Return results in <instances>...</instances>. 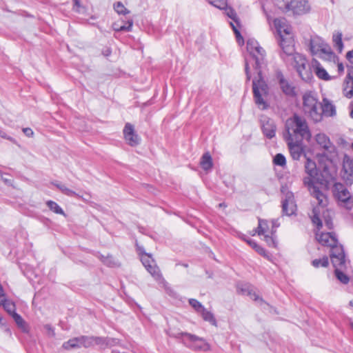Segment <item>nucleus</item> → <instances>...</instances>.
<instances>
[{
    "mask_svg": "<svg viewBox=\"0 0 353 353\" xmlns=\"http://www.w3.org/2000/svg\"><path fill=\"white\" fill-rule=\"evenodd\" d=\"M247 50L250 53L251 59H245V72L246 81H249L251 79L249 66L250 63H251L256 73V76L252 80L254 100L259 109L266 110L269 108V104L265 98L268 95L269 87L262 76V68L265 65V51L259 46L256 41L253 39H249L247 41Z\"/></svg>",
    "mask_w": 353,
    "mask_h": 353,
    "instance_id": "f257e3e1",
    "label": "nucleus"
},
{
    "mask_svg": "<svg viewBox=\"0 0 353 353\" xmlns=\"http://www.w3.org/2000/svg\"><path fill=\"white\" fill-rule=\"evenodd\" d=\"M303 112L304 114L314 123L322 120L321 103L312 92H306L303 97Z\"/></svg>",
    "mask_w": 353,
    "mask_h": 353,
    "instance_id": "f03ea898",
    "label": "nucleus"
},
{
    "mask_svg": "<svg viewBox=\"0 0 353 353\" xmlns=\"http://www.w3.org/2000/svg\"><path fill=\"white\" fill-rule=\"evenodd\" d=\"M278 7L283 11H291L294 14L301 15L310 10L308 2L305 0H279Z\"/></svg>",
    "mask_w": 353,
    "mask_h": 353,
    "instance_id": "7ed1b4c3",
    "label": "nucleus"
},
{
    "mask_svg": "<svg viewBox=\"0 0 353 353\" xmlns=\"http://www.w3.org/2000/svg\"><path fill=\"white\" fill-rule=\"evenodd\" d=\"M292 130V132L291 133L294 139H301V141L305 139L310 141L311 139L312 134L305 119L298 115L295 114L293 117Z\"/></svg>",
    "mask_w": 353,
    "mask_h": 353,
    "instance_id": "20e7f679",
    "label": "nucleus"
},
{
    "mask_svg": "<svg viewBox=\"0 0 353 353\" xmlns=\"http://www.w3.org/2000/svg\"><path fill=\"white\" fill-rule=\"evenodd\" d=\"M285 128L286 132L285 133L284 137L287 141L291 157L294 160H299L301 155L304 153L303 141L301 139H294L288 123L286 124Z\"/></svg>",
    "mask_w": 353,
    "mask_h": 353,
    "instance_id": "39448f33",
    "label": "nucleus"
},
{
    "mask_svg": "<svg viewBox=\"0 0 353 353\" xmlns=\"http://www.w3.org/2000/svg\"><path fill=\"white\" fill-rule=\"evenodd\" d=\"M316 141L324 150L321 156L332 161V157L336 155V148L330 141V138L325 134L319 133L316 135Z\"/></svg>",
    "mask_w": 353,
    "mask_h": 353,
    "instance_id": "423d86ee",
    "label": "nucleus"
},
{
    "mask_svg": "<svg viewBox=\"0 0 353 353\" xmlns=\"http://www.w3.org/2000/svg\"><path fill=\"white\" fill-rule=\"evenodd\" d=\"M141 261L147 271L156 281H160L163 279L160 270L150 254L143 252V256H141Z\"/></svg>",
    "mask_w": 353,
    "mask_h": 353,
    "instance_id": "0eeeda50",
    "label": "nucleus"
},
{
    "mask_svg": "<svg viewBox=\"0 0 353 353\" xmlns=\"http://www.w3.org/2000/svg\"><path fill=\"white\" fill-rule=\"evenodd\" d=\"M276 78L282 92L288 96L294 97L296 95V88L293 84L287 80L281 70L276 72Z\"/></svg>",
    "mask_w": 353,
    "mask_h": 353,
    "instance_id": "6e6552de",
    "label": "nucleus"
},
{
    "mask_svg": "<svg viewBox=\"0 0 353 353\" xmlns=\"http://www.w3.org/2000/svg\"><path fill=\"white\" fill-rule=\"evenodd\" d=\"M278 34L280 37L279 45L283 51V54H281V58L284 59L283 54L293 56L295 54L293 38L284 37V35L282 34L281 27L278 28Z\"/></svg>",
    "mask_w": 353,
    "mask_h": 353,
    "instance_id": "1a4fd4ad",
    "label": "nucleus"
},
{
    "mask_svg": "<svg viewBox=\"0 0 353 353\" xmlns=\"http://www.w3.org/2000/svg\"><path fill=\"white\" fill-rule=\"evenodd\" d=\"M282 214L291 216L294 214L296 211V205L294 201V196L292 192H288L284 199L282 201Z\"/></svg>",
    "mask_w": 353,
    "mask_h": 353,
    "instance_id": "9d476101",
    "label": "nucleus"
},
{
    "mask_svg": "<svg viewBox=\"0 0 353 353\" xmlns=\"http://www.w3.org/2000/svg\"><path fill=\"white\" fill-rule=\"evenodd\" d=\"M123 132L124 139L129 145L135 147L140 143L141 139L135 132L134 128L132 124L130 123H125Z\"/></svg>",
    "mask_w": 353,
    "mask_h": 353,
    "instance_id": "9b49d317",
    "label": "nucleus"
},
{
    "mask_svg": "<svg viewBox=\"0 0 353 353\" xmlns=\"http://www.w3.org/2000/svg\"><path fill=\"white\" fill-rule=\"evenodd\" d=\"M345 97L350 99L353 97V65H347V75L343 84Z\"/></svg>",
    "mask_w": 353,
    "mask_h": 353,
    "instance_id": "f8f14e48",
    "label": "nucleus"
},
{
    "mask_svg": "<svg viewBox=\"0 0 353 353\" xmlns=\"http://www.w3.org/2000/svg\"><path fill=\"white\" fill-rule=\"evenodd\" d=\"M261 128L264 136L268 139H270L275 137L276 127L272 119L268 117L263 118Z\"/></svg>",
    "mask_w": 353,
    "mask_h": 353,
    "instance_id": "ddd939ff",
    "label": "nucleus"
},
{
    "mask_svg": "<svg viewBox=\"0 0 353 353\" xmlns=\"http://www.w3.org/2000/svg\"><path fill=\"white\" fill-rule=\"evenodd\" d=\"M118 343L117 339L109 337L94 336V345L98 346L101 350H105L115 345Z\"/></svg>",
    "mask_w": 353,
    "mask_h": 353,
    "instance_id": "4468645a",
    "label": "nucleus"
},
{
    "mask_svg": "<svg viewBox=\"0 0 353 353\" xmlns=\"http://www.w3.org/2000/svg\"><path fill=\"white\" fill-rule=\"evenodd\" d=\"M318 241L323 246H330L338 243V239L334 232H322L318 235Z\"/></svg>",
    "mask_w": 353,
    "mask_h": 353,
    "instance_id": "2eb2a0df",
    "label": "nucleus"
},
{
    "mask_svg": "<svg viewBox=\"0 0 353 353\" xmlns=\"http://www.w3.org/2000/svg\"><path fill=\"white\" fill-rule=\"evenodd\" d=\"M182 343L188 347L193 350H204L206 351L209 349V345L202 338L196 342H190L187 340H182Z\"/></svg>",
    "mask_w": 353,
    "mask_h": 353,
    "instance_id": "dca6fc26",
    "label": "nucleus"
},
{
    "mask_svg": "<svg viewBox=\"0 0 353 353\" xmlns=\"http://www.w3.org/2000/svg\"><path fill=\"white\" fill-rule=\"evenodd\" d=\"M301 79L305 82L310 81L313 78L312 71L310 63H306L296 70Z\"/></svg>",
    "mask_w": 353,
    "mask_h": 353,
    "instance_id": "f3484780",
    "label": "nucleus"
},
{
    "mask_svg": "<svg viewBox=\"0 0 353 353\" xmlns=\"http://www.w3.org/2000/svg\"><path fill=\"white\" fill-rule=\"evenodd\" d=\"M321 114L326 117H332L336 114L335 106L332 104L327 99H323V104L321 103Z\"/></svg>",
    "mask_w": 353,
    "mask_h": 353,
    "instance_id": "a211bd4d",
    "label": "nucleus"
},
{
    "mask_svg": "<svg viewBox=\"0 0 353 353\" xmlns=\"http://www.w3.org/2000/svg\"><path fill=\"white\" fill-rule=\"evenodd\" d=\"M200 165L205 172H208L212 169L213 166V162L212 157L208 152L204 153L202 155L200 160Z\"/></svg>",
    "mask_w": 353,
    "mask_h": 353,
    "instance_id": "6ab92c4d",
    "label": "nucleus"
},
{
    "mask_svg": "<svg viewBox=\"0 0 353 353\" xmlns=\"http://www.w3.org/2000/svg\"><path fill=\"white\" fill-rule=\"evenodd\" d=\"M96 256L100 259V261L105 265L108 267H115L117 265V262L114 259L112 255L107 254L106 256L98 252L96 254Z\"/></svg>",
    "mask_w": 353,
    "mask_h": 353,
    "instance_id": "aec40b11",
    "label": "nucleus"
},
{
    "mask_svg": "<svg viewBox=\"0 0 353 353\" xmlns=\"http://www.w3.org/2000/svg\"><path fill=\"white\" fill-rule=\"evenodd\" d=\"M171 337H174L176 339H180L181 337H184L183 340H187L190 342H196L198 340H200V337L192 334L188 332H177V333H170L169 334Z\"/></svg>",
    "mask_w": 353,
    "mask_h": 353,
    "instance_id": "412c9836",
    "label": "nucleus"
},
{
    "mask_svg": "<svg viewBox=\"0 0 353 353\" xmlns=\"http://www.w3.org/2000/svg\"><path fill=\"white\" fill-rule=\"evenodd\" d=\"M315 63V74L316 75L321 79L328 81L332 79L330 77L327 71L321 65V64L317 61H314Z\"/></svg>",
    "mask_w": 353,
    "mask_h": 353,
    "instance_id": "4be33fe9",
    "label": "nucleus"
},
{
    "mask_svg": "<svg viewBox=\"0 0 353 353\" xmlns=\"http://www.w3.org/2000/svg\"><path fill=\"white\" fill-rule=\"evenodd\" d=\"M305 172L311 177H315L317 175V169L316 163L307 158L305 163Z\"/></svg>",
    "mask_w": 353,
    "mask_h": 353,
    "instance_id": "5701e85b",
    "label": "nucleus"
},
{
    "mask_svg": "<svg viewBox=\"0 0 353 353\" xmlns=\"http://www.w3.org/2000/svg\"><path fill=\"white\" fill-rule=\"evenodd\" d=\"M323 43L324 41L319 37L311 39L310 43V48L312 54H318L319 53V50L322 47Z\"/></svg>",
    "mask_w": 353,
    "mask_h": 353,
    "instance_id": "b1692460",
    "label": "nucleus"
},
{
    "mask_svg": "<svg viewBox=\"0 0 353 353\" xmlns=\"http://www.w3.org/2000/svg\"><path fill=\"white\" fill-rule=\"evenodd\" d=\"M243 239L248 243L253 249H254L260 255L263 256L265 257H268V254L266 250L257 244L256 241L251 239H246L245 237H243Z\"/></svg>",
    "mask_w": 353,
    "mask_h": 353,
    "instance_id": "393cba45",
    "label": "nucleus"
},
{
    "mask_svg": "<svg viewBox=\"0 0 353 353\" xmlns=\"http://www.w3.org/2000/svg\"><path fill=\"white\" fill-rule=\"evenodd\" d=\"M52 184L57 187L63 194L67 196L80 197L79 195L77 194L75 192L68 188L65 185L58 181L52 182Z\"/></svg>",
    "mask_w": 353,
    "mask_h": 353,
    "instance_id": "a878e982",
    "label": "nucleus"
},
{
    "mask_svg": "<svg viewBox=\"0 0 353 353\" xmlns=\"http://www.w3.org/2000/svg\"><path fill=\"white\" fill-rule=\"evenodd\" d=\"M343 169L346 174L353 176V159L347 155L344 156Z\"/></svg>",
    "mask_w": 353,
    "mask_h": 353,
    "instance_id": "bb28decb",
    "label": "nucleus"
},
{
    "mask_svg": "<svg viewBox=\"0 0 353 353\" xmlns=\"http://www.w3.org/2000/svg\"><path fill=\"white\" fill-rule=\"evenodd\" d=\"M12 317L19 328H20L23 332H28V325L20 314L16 312L12 314Z\"/></svg>",
    "mask_w": 353,
    "mask_h": 353,
    "instance_id": "cd10ccee",
    "label": "nucleus"
},
{
    "mask_svg": "<svg viewBox=\"0 0 353 353\" xmlns=\"http://www.w3.org/2000/svg\"><path fill=\"white\" fill-rule=\"evenodd\" d=\"M62 347L65 350L81 348L79 336L74 337L63 343Z\"/></svg>",
    "mask_w": 353,
    "mask_h": 353,
    "instance_id": "c85d7f7f",
    "label": "nucleus"
},
{
    "mask_svg": "<svg viewBox=\"0 0 353 353\" xmlns=\"http://www.w3.org/2000/svg\"><path fill=\"white\" fill-rule=\"evenodd\" d=\"M332 263L335 269H343L345 268L346 266V260H345V255H343V256L340 257L339 256H332L330 257Z\"/></svg>",
    "mask_w": 353,
    "mask_h": 353,
    "instance_id": "c756f323",
    "label": "nucleus"
},
{
    "mask_svg": "<svg viewBox=\"0 0 353 353\" xmlns=\"http://www.w3.org/2000/svg\"><path fill=\"white\" fill-rule=\"evenodd\" d=\"M80 347H85V348H89V347H93L94 345V336H80Z\"/></svg>",
    "mask_w": 353,
    "mask_h": 353,
    "instance_id": "7c9ffc66",
    "label": "nucleus"
},
{
    "mask_svg": "<svg viewBox=\"0 0 353 353\" xmlns=\"http://www.w3.org/2000/svg\"><path fill=\"white\" fill-rule=\"evenodd\" d=\"M306 63H307V61L303 55L299 53H296L293 55L292 65L296 70L301 66H303V65L306 64Z\"/></svg>",
    "mask_w": 353,
    "mask_h": 353,
    "instance_id": "2f4dec72",
    "label": "nucleus"
},
{
    "mask_svg": "<svg viewBox=\"0 0 353 353\" xmlns=\"http://www.w3.org/2000/svg\"><path fill=\"white\" fill-rule=\"evenodd\" d=\"M320 57L324 59H330L334 53L332 52L331 48L325 42L323 43L322 47L319 50Z\"/></svg>",
    "mask_w": 353,
    "mask_h": 353,
    "instance_id": "473e14b6",
    "label": "nucleus"
},
{
    "mask_svg": "<svg viewBox=\"0 0 353 353\" xmlns=\"http://www.w3.org/2000/svg\"><path fill=\"white\" fill-rule=\"evenodd\" d=\"M0 304H1L3 306L5 310L11 316H12V314L16 313V307L15 304L13 302L3 298L0 300Z\"/></svg>",
    "mask_w": 353,
    "mask_h": 353,
    "instance_id": "72a5a7b5",
    "label": "nucleus"
},
{
    "mask_svg": "<svg viewBox=\"0 0 353 353\" xmlns=\"http://www.w3.org/2000/svg\"><path fill=\"white\" fill-rule=\"evenodd\" d=\"M330 247L331 248L330 257L336 256L341 257L345 255L343 245L335 243V245H330Z\"/></svg>",
    "mask_w": 353,
    "mask_h": 353,
    "instance_id": "f704fd0d",
    "label": "nucleus"
},
{
    "mask_svg": "<svg viewBox=\"0 0 353 353\" xmlns=\"http://www.w3.org/2000/svg\"><path fill=\"white\" fill-rule=\"evenodd\" d=\"M274 25L278 30L279 27H281L282 29V34L284 35V37H290L292 38L291 28L288 26H284L281 25V21L280 19H276L274 21Z\"/></svg>",
    "mask_w": 353,
    "mask_h": 353,
    "instance_id": "c9c22d12",
    "label": "nucleus"
},
{
    "mask_svg": "<svg viewBox=\"0 0 353 353\" xmlns=\"http://www.w3.org/2000/svg\"><path fill=\"white\" fill-rule=\"evenodd\" d=\"M268 229V221L266 220L259 218V225L255 230V233H257V234L259 236L264 235Z\"/></svg>",
    "mask_w": 353,
    "mask_h": 353,
    "instance_id": "e433bc0d",
    "label": "nucleus"
},
{
    "mask_svg": "<svg viewBox=\"0 0 353 353\" xmlns=\"http://www.w3.org/2000/svg\"><path fill=\"white\" fill-rule=\"evenodd\" d=\"M200 313L203 320L210 322L213 325H216V321L214 316V314L211 312L208 311L204 307L203 310Z\"/></svg>",
    "mask_w": 353,
    "mask_h": 353,
    "instance_id": "4c0bfd02",
    "label": "nucleus"
},
{
    "mask_svg": "<svg viewBox=\"0 0 353 353\" xmlns=\"http://www.w3.org/2000/svg\"><path fill=\"white\" fill-rule=\"evenodd\" d=\"M46 205L53 212L65 216L63 210L56 202L50 200L46 202Z\"/></svg>",
    "mask_w": 353,
    "mask_h": 353,
    "instance_id": "58836bf2",
    "label": "nucleus"
},
{
    "mask_svg": "<svg viewBox=\"0 0 353 353\" xmlns=\"http://www.w3.org/2000/svg\"><path fill=\"white\" fill-rule=\"evenodd\" d=\"M313 216L311 218L312 222L316 225V229L320 230L323 227V223L319 215V210L314 208L312 210Z\"/></svg>",
    "mask_w": 353,
    "mask_h": 353,
    "instance_id": "ea45409f",
    "label": "nucleus"
},
{
    "mask_svg": "<svg viewBox=\"0 0 353 353\" xmlns=\"http://www.w3.org/2000/svg\"><path fill=\"white\" fill-rule=\"evenodd\" d=\"M223 9L226 15L232 19L236 23L237 26H239V19L235 10L231 7H228V5Z\"/></svg>",
    "mask_w": 353,
    "mask_h": 353,
    "instance_id": "a19ab883",
    "label": "nucleus"
},
{
    "mask_svg": "<svg viewBox=\"0 0 353 353\" xmlns=\"http://www.w3.org/2000/svg\"><path fill=\"white\" fill-rule=\"evenodd\" d=\"M322 176L325 183H330L335 180V174L329 171L327 166H324L322 171Z\"/></svg>",
    "mask_w": 353,
    "mask_h": 353,
    "instance_id": "79ce46f5",
    "label": "nucleus"
},
{
    "mask_svg": "<svg viewBox=\"0 0 353 353\" xmlns=\"http://www.w3.org/2000/svg\"><path fill=\"white\" fill-rule=\"evenodd\" d=\"M241 292L243 294L250 295L252 299H254L255 301H263V299L260 298L258 295H256L255 293H252V290L250 289V286L245 284L242 286L241 288Z\"/></svg>",
    "mask_w": 353,
    "mask_h": 353,
    "instance_id": "37998d69",
    "label": "nucleus"
},
{
    "mask_svg": "<svg viewBox=\"0 0 353 353\" xmlns=\"http://www.w3.org/2000/svg\"><path fill=\"white\" fill-rule=\"evenodd\" d=\"M314 268L323 267L326 268L329 265V260L327 256H323L322 259H314L312 262Z\"/></svg>",
    "mask_w": 353,
    "mask_h": 353,
    "instance_id": "c03bdc74",
    "label": "nucleus"
},
{
    "mask_svg": "<svg viewBox=\"0 0 353 353\" xmlns=\"http://www.w3.org/2000/svg\"><path fill=\"white\" fill-rule=\"evenodd\" d=\"M341 270L342 269L339 268L335 269V276L337 279L339 280L342 283L347 284L350 281L349 277L345 274H344Z\"/></svg>",
    "mask_w": 353,
    "mask_h": 353,
    "instance_id": "a18cd8bd",
    "label": "nucleus"
},
{
    "mask_svg": "<svg viewBox=\"0 0 353 353\" xmlns=\"http://www.w3.org/2000/svg\"><path fill=\"white\" fill-rule=\"evenodd\" d=\"M312 196L315 197L320 205L323 204V199L325 197L324 194L319 190L317 186H314L312 189Z\"/></svg>",
    "mask_w": 353,
    "mask_h": 353,
    "instance_id": "49530a36",
    "label": "nucleus"
},
{
    "mask_svg": "<svg viewBox=\"0 0 353 353\" xmlns=\"http://www.w3.org/2000/svg\"><path fill=\"white\" fill-rule=\"evenodd\" d=\"M333 42L334 43V46L337 48L339 52H341L343 48V43L342 41V34L339 33L337 35H334Z\"/></svg>",
    "mask_w": 353,
    "mask_h": 353,
    "instance_id": "de8ad7c7",
    "label": "nucleus"
},
{
    "mask_svg": "<svg viewBox=\"0 0 353 353\" xmlns=\"http://www.w3.org/2000/svg\"><path fill=\"white\" fill-rule=\"evenodd\" d=\"M273 163L276 165L283 167L286 164V159L283 154L279 153L276 154L273 159Z\"/></svg>",
    "mask_w": 353,
    "mask_h": 353,
    "instance_id": "09e8293b",
    "label": "nucleus"
},
{
    "mask_svg": "<svg viewBox=\"0 0 353 353\" xmlns=\"http://www.w3.org/2000/svg\"><path fill=\"white\" fill-rule=\"evenodd\" d=\"M275 232V230L272 231V236L264 234V239L270 247L276 248L277 245V242L274 236Z\"/></svg>",
    "mask_w": 353,
    "mask_h": 353,
    "instance_id": "8fccbe9b",
    "label": "nucleus"
},
{
    "mask_svg": "<svg viewBox=\"0 0 353 353\" xmlns=\"http://www.w3.org/2000/svg\"><path fill=\"white\" fill-rule=\"evenodd\" d=\"M336 197L341 201L345 203L347 202L350 198V192L347 188H344L339 194L336 196Z\"/></svg>",
    "mask_w": 353,
    "mask_h": 353,
    "instance_id": "3c124183",
    "label": "nucleus"
},
{
    "mask_svg": "<svg viewBox=\"0 0 353 353\" xmlns=\"http://www.w3.org/2000/svg\"><path fill=\"white\" fill-rule=\"evenodd\" d=\"M189 304L197 312H201L204 307L202 305V304L198 301L196 299H189Z\"/></svg>",
    "mask_w": 353,
    "mask_h": 353,
    "instance_id": "603ef678",
    "label": "nucleus"
},
{
    "mask_svg": "<svg viewBox=\"0 0 353 353\" xmlns=\"http://www.w3.org/2000/svg\"><path fill=\"white\" fill-rule=\"evenodd\" d=\"M208 1L209 3L221 10H223L227 6V0H208Z\"/></svg>",
    "mask_w": 353,
    "mask_h": 353,
    "instance_id": "864d4df0",
    "label": "nucleus"
},
{
    "mask_svg": "<svg viewBox=\"0 0 353 353\" xmlns=\"http://www.w3.org/2000/svg\"><path fill=\"white\" fill-rule=\"evenodd\" d=\"M0 327L9 336L12 335V332L10 329L7 325V321L5 319H3L0 314Z\"/></svg>",
    "mask_w": 353,
    "mask_h": 353,
    "instance_id": "5fc2aeb1",
    "label": "nucleus"
},
{
    "mask_svg": "<svg viewBox=\"0 0 353 353\" xmlns=\"http://www.w3.org/2000/svg\"><path fill=\"white\" fill-rule=\"evenodd\" d=\"M230 26H231V27H232V30H233V31H234V32L235 34V36H236V40H237L238 43L239 44L243 43H244L243 38L241 36V34L239 30H238L237 27L236 26H234V24L232 22L230 23Z\"/></svg>",
    "mask_w": 353,
    "mask_h": 353,
    "instance_id": "6e6d98bb",
    "label": "nucleus"
},
{
    "mask_svg": "<svg viewBox=\"0 0 353 353\" xmlns=\"http://www.w3.org/2000/svg\"><path fill=\"white\" fill-rule=\"evenodd\" d=\"M114 8L118 14H125L129 12L121 2H117L114 3Z\"/></svg>",
    "mask_w": 353,
    "mask_h": 353,
    "instance_id": "4d7b16f0",
    "label": "nucleus"
},
{
    "mask_svg": "<svg viewBox=\"0 0 353 353\" xmlns=\"http://www.w3.org/2000/svg\"><path fill=\"white\" fill-rule=\"evenodd\" d=\"M344 188H345L341 183H334L332 189L334 196H336L337 194H339Z\"/></svg>",
    "mask_w": 353,
    "mask_h": 353,
    "instance_id": "13d9d810",
    "label": "nucleus"
},
{
    "mask_svg": "<svg viewBox=\"0 0 353 353\" xmlns=\"http://www.w3.org/2000/svg\"><path fill=\"white\" fill-rule=\"evenodd\" d=\"M46 334L50 337H54L55 336L54 329L50 324H46L43 326Z\"/></svg>",
    "mask_w": 353,
    "mask_h": 353,
    "instance_id": "bf43d9fd",
    "label": "nucleus"
},
{
    "mask_svg": "<svg viewBox=\"0 0 353 353\" xmlns=\"http://www.w3.org/2000/svg\"><path fill=\"white\" fill-rule=\"evenodd\" d=\"M132 24H133L132 21H128V25L127 26H125V25L121 26L119 28H115L114 30L116 31H128V32H129L132 29Z\"/></svg>",
    "mask_w": 353,
    "mask_h": 353,
    "instance_id": "052dcab7",
    "label": "nucleus"
},
{
    "mask_svg": "<svg viewBox=\"0 0 353 353\" xmlns=\"http://www.w3.org/2000/svg\"><path fill=\"white\" fill-rule=\"evenodd\" d=\"M312 178L313 177H311L309 176L308 177H305L303 179L304 184L305 185H307L308 188H312V189L314 188V186H316L313 182Z\"/></svg>",
    "mask_w": 353,
    "mask_h": 353,
    "instance_id": "680f3d73",
    "label": "nucleus"
},
{
    "mask_svg": "<svg viewBox=\"0 0 353 353\" xmlns=\"http://www.w3.org/2000/svg\"><path fill=\"white\" fill-rule=\"evenodd\" d=\"M346 59L347 60L353 65V49L352 50H350L346 54Z\"/></svg>",
    "mask_w": 353,
    "mask_h": 353,
    "instance_id": "e2e57ef3",
    "label": "nucleus"
},
{
    "mask_svg": "<svg viewBox=\"0 0 353 353\" xmlns=\"http://www.w3.org/2000/svg\"><path fill=\"white\" fill-rule=\"evenodd\" d=\"M111 53L112 50L109 47H105L102 50V54L105 57H109L111 54Z\"/></svg>",
    "mask_w": 353,
    "mask_h": 353,
    "instance_id": "0e129e2a",
    "label": "nucleus"
},
{
    "mask_svg": "<svg viewBox=\"0 0 353 353\" xmlns=\"http://www.w3.org/2000/svg\"><path fill=\"white\" fill-rule=\"evenodd\" d=\"M325 224L329 230H332L333 228V223L330 218L325 219Z\"/></svg>",
    "mask_w": 353,
    "mask_h": 353,
    "instance_id": "69168bd1",
    "label": "nucleus"
},
{
    "mask_svg": "<svg viewBox=\"0 0 353 353\" xmlns=\"http://www.w3.org/2000/svg\"><path fill=\"white\" fill-rule=\"evenodd\" d=\"M23 132L28 137H32V135L34 134L31 128H23Z\"/></svg>",
    "mask_w": 353,
    "mask_h": 353,
    "instance_id": "338daca9",
    "label": "nucleus"
},
{
    "mask_svg": "<svg viewBox=\"0 0 353 353\" xmlns=\"http://www.w3.org/2000/svg\"><path fill=\"white\" fill-rule=\"evenodd\" d=\"M1 179L4 182V183L7 185H12V180L10 179H7L1 175Z\"/></svg>",
    "mask_w": 353,
    "mask_h": 353,
    "instance_id": "774afa93",
    "label": "nucleus"
}]
</instances>
